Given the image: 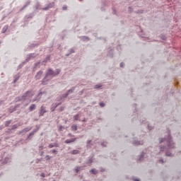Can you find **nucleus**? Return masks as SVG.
Instances as JSON below:
<instances>
[{"label":"nucleus","mask_w":181,"mask_h":181,"mask_svg":"<svg viewBox=\"0 0 181 181\" xmlns=\"http://www.w3.org/2000/svg\"><path fill=\"white\" fill-rule=\"evenodd\" d=\"M44 153L45 152H43V151H40V156H43Z\"/></svg>","instance_id":"obj_49"},{"label":"nucleus","mask_w":181,"mask_h":181,"mask_svg":"<svg viewBox=\"0 0 181 181\" xmlns=\"http://www.w3.org/2000/svg\"><path fill=\"white\" fill-rule=\"evenodd\" d=\"M48 148H59V144H57V143L50 144L48 146Z\"/></svg>","instance_id":"obj_16"},{"label":"nucleus","mask_w":181,"mask_h":181,"mask_svg":"<svg viewBox=\"0 0 181 181\" xmlns=\"http://www.w3.org/2000/svg\"><path fill=\"white\" fill-rule=\"evenodd\" d=\"M45 159H46V160H50V159H52V157L50 156H49V155H47L45 156Z\"/></svg>","instance_id":"obj_39"},{"label":"nucleus","mask_w":181,"mask_h":181,"mask_svg":"<svg viewBox=\"0 0 181 181\" xmlns=\"http://www.w3.org/2000/svg\"><path fill=\"white\" fill-rule=\"evenodd\" d=\"M63 126H59V131H63Z\"/></svg>","instance_id":"obj_50"},{"label":"nucleus","mask_w":181,"mask_h":181,"mask_svg":"<svg viewBox=\"0 0 181 181\" xmlns=\"http://www.w3.org/2000/svg\"><path fill=\"white\" fill-rule=\"evenodd\" d=\"M21 77V76L19 74H17L14 76V80L13 81V83H16V81H18V80H19V78Z\"/></svg>","instance_id":"obj_26"},{"label":"nucleus","mask_w":181,"mask_h":181,"mask_svg":"<svg viewBox=\"0 0 181 181\" xmlns=\"http://www.w3.org/2000/svg\"><path fill=\"white\" fill-rule=\"evenodd\" d=\"M87 148H90L91 146V140H88L86 144Z\"/></svg>","instance_id":"obj_34"},{"label":"nucleus","mask_w":181,"mask_h":181,"mask_svg":"<svg viewBox=\"0 0 181 181\" xmlns=\"http://www.w3.org/2000/svg\"><path fill=\"white\" fill-rule=\"evenodd\" d=\"M30 2L28 1L26 3V4L21 9V11H23L25 9V8H26V6H28V5H30Z\"/></svg>","instance_id":"obj_37"},{"label":"nucleus","mask_w":181,"mask_h":181,"mask_svg":"<svg viewBox=\"0 0 181 181\" xmlns=\"http://www.w3.org/2000/svg\"><path fill=\"white\" fill-rule=\"evenodd\" d=\"M160 144L163 142H167V146H161L160 148L159 153H162V152H165V156H173V154L170 153V149H173L175 148V143L172 140V136H170V132L168 130L167 132V136L165 138H160L159 139Z\"/></svg>","instance_id":"obj_1"},{"label":"nucleus","mask_w":181,"mask_h":181,"mask_svg":"<svg viewBox=\"0 0 181 181\" xmlns=\"http://www.w3.org/2000/svg\"><path fill=\"white\" fill-rule=\"evenodd\" d=\"M37 57V54L32 53L27 55V58L25 62H30L31 59H35V57Z\"/></svg>","instance_id":"obj_8"},{"label":"nucleus","mask_w":181,"mask_h":181,"mask_svg":"<svg viewBox=\"0 0 181 181\" xmlns=\"http://www.w3.org/2000/svg\"><path fill=\"white\" fill-rule=\"evenodd\" d=\"M101 87H103V85L101 84H97L94 86V88L98 89V88H101Z\"/></svg>","instance_id":"obj_36"},{"label":"nucleus","mask_w":181,"mask_h":181,"mask_svg":"<svg viewBox=\"0 0 181 181\" xmlns=\"http://www.w3.org/2000/svg\"><path fill=\"white\" fill-rule=\"evenodd\" d=\"M114 54V49H110L109 52L107 53L108 57H112Z\"/></svg>","instance_id":"obj_23"},{"label":"nucleus","mask_w":181,"mask_h":181,"mask_svg":"<svg viewBox=\"0 0 181 181\" xmlns=\"http://www.w3.org/2000/svg\"><path fill=\"white\" fill-rule=\"evenodd\" d=\"M49 60H50V55H48L45 59L42 62V64H46V63H47V62H49Z\"/></svg>","instance_id":"obj_25"},{"label":"nucleus","mask_w":181,"mask_h":181,"mask_svg":"<svg viewBox=\"0 0 181 181\" xmlns=\"http://www.w3.org/2000/svg\"><path fill=\"white\" fill-rule=\"evenodd\" d=\"M71 53H74V48H71L69 49V53L66 54V56L69 57V54H71Z\"/></svg>","instance_id":"obj_31"},{"label":"nucleus","mask_w":181,"mask_h":181,"mask_svg":"<svg viewBox=\"0 0 181 181\" xmlns=\"http://www.w3.org/2000/svg\"><path fill=\"white\" fill-rule=\"evenodd\" d=\"M133 9H132V7H131V6H129V11H130V12H133Z\"/></svg>","instance_id":"obj_52"},{"label":"nucleus","mask_w":181,"mask_h":181,"mask_svg":"<svg viewBox=\"0 0 181 181\" xmlns=\"http://www.w3.org/2000/svg\"><path fill=\"white\" fill-rule=\"evenodd\" d=\"M78 138H83V135L82 136H79Z\"/></svg>","instance_id":"obj_64"},{"label":"nucleus","mask_w":181,"mask_h":181,"mask_svg":"<svg viewBox=\"0 0 181 181\" xmlns=\"http://www.w3.org/2000/svg\"><path fill=\"white\" fill-rule=\"evenodd\" d=\"M35 127H36V129H33V132H31L27 136V139H28L29 141H30V139H32V138H33V136L35 135V134H36V132H37V131H39V129H40V125H36Z\"/></svg>","instance_id":"obj_6"},{"label":"nucleus","mask_w":181,"mask_h":181,"mask_svg":"<svg viewBox=\"0 0 181 181\" xmlns=\"http://www.w3.org/2000/svg\"><path fill=\"white\" fill-rule=\"evenodd\" d=\"M86 118H84L83 120H82V122H86Z\"/></svg>","instance_id":"obj_61"},{"label":"nucleus","mask_w":181,"mask_h":181,"mask_svg":"<svg viewBox=\"0 0 181 181\" xmlns=\"http://www.w3.org/2000/svg\"><path fill=\"white\" fill-rule=\"evenodd\" d=\"M80 170H83V167H76L75 168V172L76 173H78Z\"/></svg>","instance_id":"obj_27"},{"label":"nucleus","mask_w":181,"mask_h":181,"mask_svg":"<svg viewBox=\"0 0 181 181\" xmlns=\"http://www.w3.org/2000/svg\"><path fill=\"white\" fill-rule=\"evenodd\" d=\"M43 74V71H39L35 75V80H40Z\"/></svg>","instance_id":"obj_12"},{"label":"nucleus","mask_w":181,"mask_h":181,"mask_svg":"<svg viewBox=\"0 0 181 181\" xmlns=\"http://www.w3.org/2000/svg\"><path fill=\"white\" fill-rule=\"evenodd\" d=\"M42 149H43V146H40V147H39V150H40V151H42Z\"/></svg>","instance_id":"obj_57"},{"label":"nucleus","mask_w":181,"mask_h":181,"mask_svg":"<svg viewBox=\"0 0 181 181\" xmlns=\"http://www.w3.org/2000/svg\"><path fill=\"white\" fill-rule=\"evenodd\" d=\"M75 90H76V87H72L66 93H68V94H70V93H74Z\"/></svg>","instance_id":"obj_30"},{"label":"nucleus","mask_w":181,"mask_h":181,"mask_svg":"<svg viewBox=\"0 0 181 181\" xmlns=\"http://www.w3.org/2000/svg\"><path fill=\"white\" fill-rule=\"evenodd\" d=\"M134 181H139V178H134Z\"/></svg>","instance_id":"obj_58"},{"label":"nucleus","mask_w":181,"mask_h":181,"mask_svg":"<svg viewBox=\"0 0 181 181\" xmlns=\"http://www.w3.org/2000/svg\"><path fill=\"white\" fill-rule=\"evenodd\" d=\"M62 10L63 11H67V6H63Z\"/></svg>","instance_id":"obj_45"},{"label":"nucleus","mask_w":181,"mask_h":181,"mask_svg":"<svg viewBox=\"0 0 181 181\" xmlns=\"http://www.w3.org/2000/svg\"><path fill=\"white\" fill-rule=\"evenodd\" d=\"M51 153H57V151L56 150H52Z\"/></svg>","instance_id":"obj_48"},{"label":"nucleus","mask_w":181,"mask_h":181,"mask_svg":"<svg viewBox=\"0 0 181 181\" xmlns=\"http://www.w3.org/2000/svg\"><path fill=\"white\" fill-rule=\"evenodd\" d=\"M99 105H100V107H105V103H100L99 104Z\"/></svg>","instance_id":"obj_43"},{"label":"nucleus","mask_w":181,"mask_h":181,"mask_svg":"<svg viewBox=\"0 0 181 181\" xmlns=\"http://www.w3.org/2000/svg\"><path fill=\"white\" fill-rule=\"evenodd\" d=\"M11 120L6 121V124H5L6 127H8V125H11Z\"/></svg>","instance_id":"obj_40"},{"label":"nucleus","mask_w":181,"mask_h":181,"mask_svg":"<svg viewBox=\"0 0 181 181\" xmlns=\"http://www.w3.org/2000/svg\"><path fill=\"white\" fill-rule=\"evenodd\" d=\"M160 163H165V160L162 158L159 160Z\"/></svg>","instance_id":"obj_47"},{"label":"nucleus","mask_w":181,"mask_h":181,"mask_svg":"<svg viewBox=\"0 0 181 181\" xmlns=\"http://www.w3.org/2000/svg\"><path fill=\"white\" fill-rule=\"evenodd\" d=\"M41 177H46V175H45V173H41Z\"/></svg>","instance_id":"obj_53"},{"label":"nucleus","mask_w":181,"mask_h":181,"mask_svg":"<svg viewBox=\"0 0 181 181\" xmlns=\"http://www.w3.org/2000/svg\"><path fill=\"white\" fill-rule=\"evenodd\" d=\"M40 62H36L34 65V70H36L37 67H39Z\"/></svg>","instance_id":"obj_35"},{"label":"nucleus","mask_w":181,"mask_h":181,"mask_svg":"<svg viewBox=\"0 0 181 181\" xmlns=\"http://www.w3.org/2000/svg\"><path fill=\"white\" fill-rule=\"evenodd\" d=\"M45 112H47V110H46V107H45V106H41L39 110L40 117H43Z\"/></svg>","instance_id":"obj_7"},{"label":"nucleus","mask_w":181,"mask_h":181,"mask_svg":"<svg viewBox=\"0 0 181 181\" xmlns=\"http://www.w3.org/2000/svg\"><path fill=\"white\" fill-rule=\"evenodd\" d=\"M28 62H22L20 65H18V69H22V67H23V66H25V63H27Z\"/></svg>","instance_id":"obj_33"},{"label":"nucleus","mask_w":181,"mask_h":181,"mask_svg":"<svg viewBox=\"0 0 181 181\" xmlns=\"http://www.w3.org/2000/svg\"><path fill=\"white\" fill-rule=\"evenodd\" d=\"M11 154L6 155V153H4V155L2 156V160H1L3 165L9 163V162H11Z\"/></svg>","instance_id":"obj_5"},{"label":"nucleus","mask_w":181,"mask_h":181,"mask_svg":"<svg viewBox=\"0 0 181 181\" xmlns=\"http://www.w3.org/2000/svg\"><path fill=\"white\" fill-rule=\"evenodd\" d=\"M90 173H91L92 175H98V170L95 168H93L90 170Z\"/></svg>","instance_id":"obj_19"},{"label":"nucleus","mask_w":181,"mask_h":181,"mask_svg":"<svg viewBox=\"0 0 181 181\" xmlns=\"http://www.w3.org/2000/svg\"><path fill=\"white\" fill-rule=\"evenodd\" d=\"M47 95V92L46 90H40L37 97L33 99L32 103H35V101H39L41 97H46Z\"/></svg>","instance_id":"obj_4"},{"label":"nucleus","mask_w":181,"mask_h":181,"mask_svg":"<svg viewBox=\"0 0 181 181\" xmlns=\"http://www.w3.org/2000/svg\"><path fill=\"white\" fill-rule=\"evenodd\" d=\"M68 135H69V136H74V135H73V134H71L70 133Z\"/></svg>","instance_id":"obj_59"},{"label":"nucleus","mask_w":181,"mask_h":181,"mask_svg":"<svg viewBox=\"0 0 181 181\" xmlns=\"http://www.w3.org/2000/svg\"><path fill=\"white\" fill-rule=\"evenodd\" d=\"M80 38L81 40H83V42H88V40H90V38L87 36H81Z\"/></svg>","instance_id":"obj_21"},{"label":"nucleus","mask_w":181,"mask_h":181,"mask_svg":"<svg viewBox=\"0 0 181 181\" xmlns=\"http://www.w3.org/2000/svg\"><path fill=\"white\" fill-rule=\"evenodd\" d=\"M64 107H61L59 109V111H64Z\"/></svg>","instance_id":"obj_54"},{"label":"nucleus","mask_w":181,"mask_h":181,"mask_svg":"<svg viewBox=\"0 0 181 181\" xmlns=\"http://www.w3.org/2000/svg\"><path fill=\"white\" fill-rule=\"evenodd\" d=\"M77 138L68 139L65 141V144H71L76 142Z\"/></svg>","instance_id":"obj_15"},{"label":"nucleus","mask_w":181,"mask_h":181,"mask_svg":"<svg viewBox=\"0 0 181 181\" xmlns=\"http://www.w3.org/2000/svg\"><path fill=\"white\" fill-rule=\"evenodd\" d=\"M39 6H40V5L38 3H37L35 5V9H39Z\"/></svg>","instance_id":"obj_46"},{"label":"nucleus","mask_w":181,"mask_h":181,"mask_svg":"<svg viewBox=\"0 0 181 181\" xmlns=\"http://www.w3.org/2000/svg\"><path fill=\"white\" fill-rule=\"evenodd\" d=\"M35 110H36V105L35 104L31 105L29 107V111L32 112V111H35Z\"/></svg>","instance_id":"obj_20"},{"label":"nucleus","mask_w":181,"mask_h":181,"mask_svg":"<svg viewBox=\"0 0 181 181\" xmlns=\"http://www.w3.org/2000/svg\"><path fill=\"white\" fill-rule=\"evenodd\" d=\"M35 95V92L33 90H28L21 97L17 98V101H26V100H30L32 97Z\"/></svg>","instance_id":"obj_3"},{"label":"nucleus","mask_w":181,"mask_h":181,"mask_svg":"<svg viewBox=\"0 0 181 181\" xmlns=\"http://www.w3.org/2000/svg\"><path fill=\"white\" fill-rule=\"evenodd\" d=\"M60 73V69H56L55 71H53L52 69H48L46 71L45 76L44 78L42 80V85L46 86L53 77H56V76H59V74Z\"/></svg>","instance_id":"obj_2"},{"label":"nucleus","mask_w":181,"mask_h":181,"mask_svg":"<svg viewBox=\"0 0 181 181\" xmlns=\"http://www.w3.org/2000/svg\"><path fill=\"white\" fill-rule=\"evenodd\" d=\"M78 119H80V115L77 114L74 116V121H78Z\"/></svg>","instance_id":"obj_28"},{"label":"nucleus","mask_w":181,"mask_h":181,"mask_svg":"<svg viewBox=\"0 0 181 181\" xmlns=\"http://www.w3.org/2000/svg\"><path fill=\"white\" fill-rule=\"evenodd\" d=\"M132 144L138 146V145H144V141H137L136 138L133 139Z\"/></svg>","instance_id":"obj_9"},{"label":"nucleus","mask_w":181,"mask_h":181,"mask_svg":"<svg viewBox=\"0 0 181 181\" xmlns=\"http://www.w3.org/2000/svg\"><path fill=\"white\" fill-rule=\"evenodd\" d=\"M32 128H33L32 127H28L22 129L21 131H20L19 134H23V132H29V131H31Z\"/></svg>","instance_id":"obj_13"},{"label":"nucleus","mask_w":181,"mask_h":181,"mask_svg":"<svg viewBox=\"0 0 181 181\" xmlns=\"http://www.w3.org/2000/svg\"><path fill=\"white\" fill-rule=\"evenodd\" d=\"M119 66L120 67H124V62L120 63Z\"/></svg>","instance_id":"obj_55"},{"label":"nucleus","mask_w":181,"mask_h":181,"mask_svg":"<svg viewBox=\"0 0 181 181\" xmlns=\"http://www.w3.org/2000/svg\"><path fill=\"white\" fill-rule=\"evenodd\" d=\"M71 130H72V131H77V125L73 124V125L71 126Z\"/></svg>","instance_id":"obj_32"},{"label":"nucleus","mask_w":181,"mask_h":181,"mask_svg":"<svg viewBox=\"0 0 181 181\" xmlns=\"http://www.w3.org/2000/svg\"><path fill=\"white\" fill-rule=\"evenodd\" d=\"M86 163L88 165H91V163H93V156L88 157V160H86Z\"/></svg>","instance_id":"obj_18"},{"label":"nucleus","mask_w":181,"mask_h":181,"mask_svg":"<svg viewBox=\"0 0 181 181\" xmlns=\"http://www.w3.org/2000/svg\"><path fill=\"white\" fill-rule=\"evenodd\" d=\"M71 153H72V155H78V153H80V151H78V150H73L71 151Z\"/></svg>","instance_id":"obj_29"},{"label":"nucleus","mask_w":181,"mask_h":181,"mask_svg":"<svg viewBox=\"0 0 181 181\" xmlns=\"http://www.w3.org/2000/svg\"><path fill=\"white\" fill-rule=\"evenodd\" d=\"M14 110H15L14 109H13V110L10 109L9 112H13Z\"/></svg>","instance_id":"obj_56"},{"label":"nucleus","mask_w":181,"mask_h":181,"mask_svg":"<svg viewBox=\"0 0 181 181\" xmlns=\"http://www.w3.org/2000/svg\"><path fill=\"white\" fill-rule=\"evenodd\" d=\"M135 121H136V118L134 117L133 118V122H135Z\"/></svg>","instance_id":"obj_62"},{"label":"nucleus","mask_w":181,"mask_h":181,"mask_svg":"<svg viewBox=\"0 0 181 181\" xmlns=\"http://www.w3.org/2000/svg\"><path fill=\"white\" fill-rule=\"evenodd\" d=\"M37 160L38 162H40V160H42V158L37 159Z\"/></svg>","instance_id":"obj_63"},{"label":"nucleus","mask_w":181,"mask_h":181,"mask_svg":"<svg viewBox=\"0 0 181 181\" xmlns=\"http://www.w3.org/2000/svg\"><path fill=\"white\" fill-rule=\"evenodd\" d=\"M54 6V3H49L46 7L42 8V11H48L50 8H53Z\"/></svg>","instance_id":"obj_10"},{"label":"nucleus","mask_w":181,"mask_h":181,"mask_svg":"<svg viewBox=\"0 0 181 181\" xmlns=\"http://www.w3.org/2000/svg\"><path fill=\"white\" fill-rule=\"evenodd\" d=\"M147 128H148V129L149 131H152V129H153V127H151V126L149 125V124L147 126Z\"/></svg>","instance_id":"obj_42"},{"label":"nucleus","mask_w":181,"mask_h":181,"mask_svg":"<svg viewBox=\"0 0 181 181\" xmlns=\"http://www.w3.org/2000/svg\"><path fill=\"white\" fill-rule=\"evenodd\" d=\"M35 46H37V44H32L30 47H35Z\"/></svg>","instance_id":"obj_51"},{"label":"nucleus","mask_w":181,"mask_h":181,"mask_svg":"<svg viewBox=\"0 0 181 181\" xmlns=\"http://www.w3.org/2000/svg\"><path fill=\"white\" fill-rule=\"evenodd\" d=\"M68 95H69V93H66L63 94L59 98H57V101H62V100H64V98H67Z\"/></svg>","instance_id":"obj_14"},{"label":"nucleus","mask_w":181,"mask_h":181,"mask_svg":"<svg viewBox=\"0 0 181 181\" xmlns=\"http://www.w3.org/2000/svg\"><path fill=\"white\" fill-rule=\"evenodd\" d=\"M144 158H145V153H143L140 155V156L138 158V160H139L140 162H141V160H144Z\"/></svg>","instance_id":"obj_24"},{"label":"nucleus","mask_w":181,"mask_h":181,"mask_svg":"<svg viewBox=\"0 0 181 181\" xmlns=\"http://www.w3.org/2000/svg\"><path fill=\"white\" fill-rule=\"evenodd\" d=\"M102 146H107V142L103 141L101 143Z\"/></svg>","instance_id":"obj_44"},{"label":"nucleus","mask_w":181,"mask_h":181,"mask_svg":"<svg viewBox=\"0 0 181 181\" xmlns=\"http://www.w3.org/2000/svg\"><path fill=\"white\" fill-rule=\"evenodd\" d=\"M162 39H163V40H165V39H166V37L163 36V37H162Z\"/></svg>","instance_id":"obj_60"},{"label":"nucleus","mask_w":181,"mask_h":181,"mask_svg":"<svg viewBox=\"0 0 181 181\" xmlns=\"http://www.w3.org/2000/svg\"><path fill=\"white\" fill-rule=\"evenodd\" d=\"M18 128V124H14L11 127V130L16 129Z\"/></svg>","instance_id":"obj_41"},{"label":"nucleus","mask_w":181,"mask_h":181,"mask_svg":"<svg viewBox=\"0 0 181 181\" xmlns=\"http://www.w3.org/2000/svg\"><path fill=\"white\" fill-rule=\"evenodd\" d=\"M145 119H146L145 118H144L143 119H140L139 120L140 124H146V121Z\"/></svg>","instance_id":"obj_38"},{"label":"nucleus","mask_w":181,"mask_h":181,"mask_svg":"<svg viewBox=\"0 0 181 181\" xmlns=\"http://www.w3.org/2000/svg\"><path fill=\"white\" fill-rule=\"evenodd\" d=\"M33 16H35V15L33 14V13H31L27 16H25V19H32V18H33Z\"/></svg>","instance_id":"obj_22"},{"label":"nucleus","mask_w":181,"mask_h":181,"mask_svg":"<svg viewBox=\"0 0 181 181\" xmlns=\"http://www.w3.org/2000/svg\"><path fill=\"white\" fill-rule=\"evenodd\" d=\"M62 103H53L51 106V111L53 112V111H54V110H56V108L58 107L59 105H61Z\"/></svg>","instance_id":"obj_11"},{"label":"nucleus","mask_w":181,"mask_h":181,"mask_svg":"<svg viewBox=\"0 0 181 181\" xmlns=\"http://www.w3.org/2000/svg\"><path fill=\"white\" fill-rule=\"evenodd\" d=\"M8 29H9V25H6L3 27L2 30H1V33H5L7 32Z\"/></svg>","instance_id":"obj_17"}]
</instances>
